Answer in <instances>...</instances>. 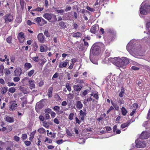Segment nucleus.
<instances>
[{"label":"nucleus","instance_id":"aec40b11","mask_svg":"<svg viewBox=\"0 0 150 150\" xmlns=\"http://www.w3.org/2000/svg\"><path fill=\"white\" fill-rule=\"evenodd\" d=\"M24 67L26 70H28L32 67V65L30 63L27 62L25 64Z\"/></svg>","mask_w":150,"mask_h":150},{"label":"nucleus","instance_id":"cd10ccee","mask_svg":"<svg viewBox=\"0 0 150 150\" xmlns=\"http://www.w3.org/2000/svg\"><path fill=\"white\" fill-rule=\"evenodd\" d=\"M53 88L50 87L48 90V95L50 97H51L52 96V91Z\"/></svg>","mask_w":150,"mask_h":150},{"label":"nucleus","instance_id":"37998d69","mask_svg":"<svg viewBox=\"0 0 150 150\" xmlns=\"http://www.w3.org/2000/svg\"><path fill=\"white\" fill-rule=\"evenodd\" d=\"M139 66L135 67L134 66H132L131 68V69L134 70H138L139 69Z\"/></svg>","mask_w":150,"mask_h":150},{"label":"nucleus","instance_id":"680f3d73","mask_svg":"<svg viewBox=\"0 0 150 150\" xmlns=\"http://www.w3.org/2000/svg\"><path fill=\"white\" fill-rule=\"evenodd\" d=\"M4 69V67L3 64H1L0 66V72H2L3 70Z\"/></svg>","mask_w":150,"mask_h":150},{"label":"nucleus","instance_id":"7ed1b4c3","mask_svg":"<svg viewBox=\"0 0 150 150\" xmlns=\"http://www.w3.org/2000/svg\"><path fill=\"white\" fill-rule=\"evenodd\" d=\"M150 11V7L147 4L142 3L141 5L140 10V13L143 15H146Z\"/></svg>","mask_w":150,"mask_h":150},{"label":"nucleus","instance_id":"6e6552de","mask_svg":"<svg viewBox=\"0 0 150 150\" xmlns=\"http://www.w3.org/2000/svg\"><path fill=\"white\" fill-rule=\"evenodd\" d=\"M69 60L66 59L64 62H60L59 64V67L61 68L65 67L69 62Z\"/></svg>","mask_w":150,"mask_h":150},{"label":"nucleus","instance_id":"49530a36","mask_svg":"<svg viewBox=\"0 0 150 150\" xmlns=\"http://www.w3.org/2000/svg\"><path fill=\"white\" fill-rule=\"evenodd\" d=\"M51 109L50 108H47V109H45V112L46 113H50L51 112H52Z\"/></svg>","mask_w":150,"mask_h":150},{"label":"nucleus","instance_id":"4c0bfd02","mask_svg":"<svg viewBox=\"0 0 150 150\" xmlns=\"http://www.w3.org/2000/svg\"><path fill=\"white\" fill-rule=\"evenodd\" d=\"M55 11H57L58 13L62 14L64 12V10L63 9L57 10L55 8Z\"/></svg>","mask_w":150,"mask_h":150},{"label":"nucleus","instance_id":"a19ab883","mask_svg":"<svg viewBox=\"0 0 150 150\" xmlns=\"http://www.w3.org/2000/svg\"><path fill=\"white\" fill-rule=\"evenodd\" d=\"M16 90L14 87H12L9 89L8 91L11 93H13Z\"/></svg>","mask_w":150,"mask_h":150},{"label":"nucleus","instance_id":"09e8293b","mask_svg":"<svg viewBox=\"0 0 150 150\" xmlns=\"http://www.w3.org/2000/svg\"><path fill=\"white\" fill-rule=\"evenodd\" d=\"M86 8L88 10L91 12H93L95 11V10L94 8H92L89 6H87Z\"/></svg>","mask_w":150,"mask_h":150},{"label":"nucleus","instance_id":"dca6fc26","mask_svg":"<svg viewBox=\"0 0 150 150\" xmlns=\"http://www.w3.org/2000/svg\"><path fill=\"white\" fill-rule=\"evenodd\" d=\"M76 105L77 108L79 110L81 109L83 106L82 103L79 101H78L76 102Z\"/></svg>","mask_w":150,"mask_h":150},{"label":"nucleus","instance_id":"2f4dec72","mask_svg":"<svg viewBox=\"0 0 150 150\" xmlns=\"http://www.w3.org/2000/svg\"><path fill=\"white\" fill-rule=\"evenodd\" d=\"M66 87L67 90L69 92L71 91V87L69 83H67L66 84Z\"/></svg>","mask_w":150,"mask_h":150},{"label":"nucleus","instance_id":"052dcab7","mask_svg":"<svg viewBox=\"0 0 150 150\" xmlns=\"http://www.w3.org/2000/svg\"><path fill=\"white\" fill-rule=\"evenodd\" d=\"M50 114L51 116L53 118L55 117L56 115L55 113L53 111H52L50 113Z\"/></svg>","mask_w":150,"mask_h":150},{"label":"nucleus","instance_id":"c9c22d12","mask_svg":"<svg viewBox=\"0 0 150 150\" xmlns=\"http://www.w3.org/2000/svg\"><path fill=\"white\" fill-rule=\"evenodd\" d=\"M40 60L42 62L40 65L42 66H43L44 64L47 62V60L45 58H42Z\"/></svg>","mask_w":150,"mask_h":150},{"label":"nucleus","instance_id":"338daca9","mask_svg":"<svg viewBox=\"0 0 150 150\" xmlns=\"http://www.w3.org/2000/svg\"><path fill=\"white\" fill-rule=\"evenodd\" d=\"M14 140L17 142H18L19 140V137L17 136H15L14 137Z\"/></svg>","mask_w":150,"mask_h":150},{"label":"nucleus","instance_id":"774afa93","mask_svg":"<svg viewBox=\"0 0 150 150\" xmlns=\"http://www.w3.org/2000/svg\"><path fill=\"white\" fill-rule=\"evenodd\" d=\"M10 59L11 62L13 63L15 60V58L14 56H12L11 57Z\"/></svg>","mask_w":150,"mask_h":150},{"label":"nucleus","instance_id":"7c9ffc66","mask_svg":"<svg viewBox=\"0 0 150 150\" xmlns=\"http://www.w3.org/2000/svg\"><path fill=\"white\" fill-rule=\"evenodd\" d=\"M47 23V21L42 18L40 24V26L43 25Z\"/></svg>","mask_w":150,"mask_h":150},{"label":"nucleus","instance_id":"de8ad7c7","mask_svg":"<svg viewBox=\"0 0 150 150\" xmlns=\"http://www.w3.org/2000/svg\"><path fill=\"white\" fill-rule=\"evenodd\" d=\"M32 59L35 62H37L38 61V57H34L32 58Z\"/></svg>","mask_w":150,"mask_h":150},{"label":"nucleus","instance_id":"13d9d810","mask_svg":"<svg viewBox=\"0 0 150 150\" xmlns=\"http://www.w3.org/2000/svg\"><path fill=\"white\" fill-rule=\"evenodd\" d=\"M22 21V18H18L16 19V21L18 23H20Z\"/></svg>","mask_w":150,"mask_h":150},{"label":"nucleus","instance_id":"4468645a","mask_svg":"<svg viewBox=\"0 0 150 150\" xmlns=\"http://www.w3.org/2000/svg\"><path fill=\"white\" fill-rule=\"evenodd\" d=\"M47 47L44 45H42L40 46V52H46L47 50Z\"/></svg>","mask_w":150,"mask_h":150},{"label":"nucleus","instance_id":"393cba45","mask_svg":"<svg viewBox=\"0 0 150 150\" xmlns=\"http://www.w3.org/2000/svg\"><path fill=\"white\" fill-rule=\"evenodd\" d=\"M81 35V34L79 32H77L76 33L73 34L72 36L74 38H79Z\"/></svg>","mask_w":150,"mask_h":150},{"label":"nucleus","instance_id":"bb28decb","mask_svg":"<svg viewBox=\"0 0 150 150\" xmlns=\"http://www.w3.org/2000/svg\"><path fill=\"white\" fill-rule=\"evenodd\" d=\"M43 9V7H38L37 8H35L32 10V11L35 12L36 11L38 12H41L42 11Z\"/></svg>","mask_w":150,"mask_h":150},{"label":"nucleus","instance_id":"6e6d98bb","mask_svg":"<svg viewBox=\"0 0 150 150\" xmlns=\"http://www.w3.org/2000/svg\"><path fill=\"white\" fill-rule=\"evenodd\" d=\"M20 79L18 77H16L13 78V81L14 82H18L19 81Z\"/></svg>","mask_w":150,"mask_h":150},{"label":"nucleus","instance_id":"58836bf2","mask_svg":"<svg viewBox=\"0 0 150 150\" xmlns=\"http://www.w3.org/2000/svg\"><path fill=\"white\" fill-rule=\"evenodd\" d=\"M74 116V114L73 113H71L70 114L68 117V119L70 120H72L73 119V117Z\"/></svg>","mask_w":150,"mask_h":150},{"label":"nucleus","instance_id":"ddd939ff","mask_svg":"<svg viewBox=\"0 0 150 150\" xmlns=\"http://www.w3.org/2000/svg\"><path fill=\"white\" fill-rule=\"evenodd\" d=\"M52 14H49V13H45L43 15V17L47 19L48 21H50L51 19Z\"/></svg>","mask_w":150,"mask_h":150},{"label":"nucleus","instance_id":"3c124183","mask_svg":"<svg viewBox=\"0 0 150 150\" xmlns=\"http://www.w3.org/2000/svg\"><path fill=\"white\" fill-rule=\"evenodd\" d=\"M7 91V88H6L4 87L2 88L1 90V93H5Z\"/></svg>","mask_w":150,"mask_h":150},{"label":"nucleus","instance_id":"39448f33","mask_svg":"<svg viewBox=\"0 0 150 150\" xmlns=\"http://www.w3.org/2000/svg\"><path fill=\"white\" fill-rule=\"evenodd\" d=\"M100 52V47L97 46H94L91 51L90 54L91 53L94 55H96L98 54Z\"/></svg>","mask_w":150,"mask_h":150},{"label":"nucleus","instance_id":"20e7f679","mask_svg":"<svg viewBox=\"0 0 150 150\" xmlns=\"http://www.w3.org/2000/svg\"><path fill=\"white\" fill-rule=\"evenodd\" d=\"M136 146L137 148H144L146 146V143L145 141H140L137 139L135 141Z\"/></svg>","mask_w":150,"mask_h":150},{"label":"nucleus","instance_id":"bf43d9fd","mask_svg":"<svg viewBox=\"0 0 150 150\" xmlns=\"http://www.w3.org/2000/svg\"><path fill=\"white\" fill-rule=\"evenodd\" d=\"M25 144L27 146H29L31 144V142L30 141H26L24 142Z\"/></svg>","mask_w":150,"mask_h":150},{"label":"nucleus","instance_id":"4be33fe9","mask_svg":"<svg viewBox=\"0 0 150 150\" xmlns=\"http://www.w3.org/2000/svg\"><path fill=\"white\" fill-rule=\"evenodd\" d=\"M36 132V131L35 130L34 131L31 132L30 134V137L29 138V140L30 141H32V139H33L35 134Z\"/></svg>","mask_w":150,"mask_h":150},{"label":"nucleus","instance_id":"b1692460","mask_svg":"<svg viewBox=\"0 0 150 150\" xmlns=\"http://www.w3.org/2000/svg\"><path fill=\"white\" fill-rule=\"evenodd\" d=\"M146 29L148 31L147 34L149 33L150 34V21L146 23Z\"/></svg>","mask_w":150,"mask_h":150},{"label":"nucleus","instance_id":"c756f323","mask_svg":"<svg viewBox=\"0 0 150 150\" xmlns=\"http://www.w3.org/2000/svg\"><path fill=\"white\" fill-rule=\"evenodd\" d=\"M43 125L45 128H48L50 126L48 122H46L44 121L43 122L42 124Z\"/></svg>","mask_w":150,"mask_h":150},{"label":"nucleus","instance_id":"0eeeda50","mask_svg":"<svg viewBox=\"0 0 150 150\" xmlns=\"http://www.w3.org/2000/svg\"><path fill=\"white\" fill-rule=\"evenodd\" d=\"M5 22L6 23L11 22L13 20V16L10 14H7L3 17Z\"/></svg>","mask_w":150,"mask_h":150},{"label":"nucleus","instance_id":"9b49d317","mask_svg":"<svg viewBox=\"0 0 150 150\" xmlns=\"http://www.w3.org/2000/svg\"><path fill=\"white\" fill-rule=\"evenodd\" d=\"M17 104L15 101L12 102L11 103V105L9 107V110L11 111H13L15 110L17 106Z\"/></svg>","mask_w":150,"mask_h":150},{"label":"nucleus","instance_id":"5701e85b","mask_svg":"<svg viewBox=\"0 0 150 150\" xmlns=\"http://www.w3.org/2000/svg\"><path fill=\"white\" fill-rule=\"evenodd\" d=\"M121 109L122 115L123 116L126 115L127 112L126 109L123 107L121 108Z\"/></svg>","mask_w":150,"mask_h":150},{"label":"nucleus","instance_id":"f3484780","mask_svg":"<svg viewBox=\"0 0 150 150\" xmlns=\"http://www.w3.org/2000/svg\"><path fill=\"white\" fill-rule=\"evenodd\" d=\"M5 120L7 122L9 123H13L14 122V118L9 116L6 117Z\"/></svg>","mask_w":150,"mask_h":150},{"label":"nucleus","instance_id":"a878e982","mask_svg":"<svg viewBox=\"0 0 150 150\" xmlns=\"http://www.w3.org/2000/svg\"><path fill=\"white\" fill-rule=\"evenodd\" d=\"M42 17H38L35 18L34 19V21H35L37 23L40 25V24L41 21Z\"/></svg>","mask_w":150,"mask_h":150},{"label":"nucleus","instance_id":"c85d7f7f","mask_svg":"<svg viewBox=\"0 0 150 150\" xmlns=\"http://www.w3.org/2000/svg\"><path fill=\"white\" fill-rule=\"evenodd\" d=\"M124 92L125 90L124 88L122 87L121 88V91L119 94V96L121 97H122L124 94Z\"/></svg>","mask_w":150,"mask_h":150},{"label":"nucleus","instance_id":"473e14b6","mask_svg":"<svg viewBox=\"0 0 150 150\" xmlns=\"http://www.w3.org/2000/svg\"><path fill=\"white\" fill-rule=\"evenodd\" d=\"M12 39V37L11 36H9L8 37L6 40L7 42L9 44H11L12 42L11 41Z\"/></svg>","mask_w":150,"mask_h":150},{"label":"nucleus","instance_id":"f257e3e1","mask_svg":"<svg viewBox=\"0 0 150 150\" xmlns=\"http://www.w3.org/2000/svg\"><path fill=\"white\" fill-rule=\"evenodd\" d=\"M106 60H108L109 63L112 62L118 67H122L128 64L129 61L127 58L123 57L120 58L119 57L114 58H106Z\"/></svg>","mask_w":150,"mask_h":150},{"label":"nucleus","instance_id":"1a4fd4ad","mask_svg":"<svg viewBox=\"0 0 150 150\" xmlns=\"http://www.w3.org/2000/svg\"><path fill=\"white\" fill-rule=\"evenodd\" d=\"M38 38L39 41L41 43H44L45 42V38L43 34L40 33L38 35Z\"/></svg>","mask_w":150,"mask_h":150},{"label":"nucleus","instance_id":"0e129e2a","mask_svg":"<svg viewBox=\"0 0 150 150\" xmlns=\"http://www.w3.org/2000/svg\"><path fill=\"white\" fill-rule=\"evenodd\" d=\"M63 141L62 139H60L59 140H57L56 141V143L58 144H62L63 142Z\"/></svg>","mask_w":150,"mask_h":150},{"label":"nucleus","instance_id":"6ab92c4d","mask_svg":"<svg viewBox=\"0 0 150 150\" xmlns=\"http://www.w3.org/2000/svg\"><path fill=\"white\" fill-rule=\"evenodd\" d=\"M73 88L75 91H79L81 90L82 87L81 86L76 85H74Z\"/></svg>","mask_w":150,"mask_h":150},{"label":"nucleus","instance_id":"412c9836","mask_svg":"<svg viewBox=\"0 0 150 150\" xmlns=\"http://www.w3.org/2000/svg\"><path fill=\"white\" fill-rule=\"evenodd\" d=\"M131 123V121H128L127 122L124 123L122 124L121 126V127L123 129L126 127H127Z\"/></svg>","mask_w":150,"mask_h":150},{"label":"nucleus","instance_id":"423d86ee","mask_svg":"<svg viewBox=\"0 0 150 150\" xmlns=\"http://www.w3.org/2000/svg\"><path fill=\"white\" fill-rule=\"evenodd\" d=\"M150 136V133L148 131L143 132L140 135V137L142 139H146L148 138Z\"/></svg>","mask_w":150,"mask_h":150},{"label":"nucleus","instance_id":"f704fd0d","mask_svg":"<svg viewBox=\"0 0 150 150\" xmlns=\"http://www.w3.org/2000/svg\"><path fill=\"white\" fill-rule=\"evenodd\" d=\"M45 130L43 128H41L38 130V132L40 134H43L45 132Z\"/></svg>","mask_w":150,"mask_h":150},{"label":"nucleus","instance_id":"ea45409f","mask_svg":"<svg viewBox=\"0 0 150 150\" xmlns=\"http://www.w3.org/2000/svg\"><path fill=\"white\" fill-rule=\"evenodd\" d=\"M60 26L62 28H65L66 27L65 23L63 22H61L59 23Z\"/></svg>","mask_w":150,"mask_h":150},{"label":"nucleus","instance_id":"8fccbe9b","mask_svg":"<svg viewBox=\"0 0 150 150\" xmlns=\"http://www.w3.org/2000/svg\"><path fill=\"white\" fill-rule=\"evenodd\" d=\"M4 144V143H3L1 141H0V150H2Z\"/></svg>","mask_w":150,"mask_h":150},{"label":"nucleus","instance_id":"f8f14e48","mask_svg":"<svg viewBox=\"0 0 150 150\" xmlns=\"http://www.w3.org/2000/svg\"><path fill=\"white\" fill-rule=\"evenodd\" d=\"M98 30V26L97 25L92 26L90 30L91 32L93 33H95Z\"/></svg>","mask_w":150,"mask_h":150},{"label":"nucleus","instance_id":"c03bdc74","mask_svg":"<svg viewBox=\"0 0 150 150\" xmlns=\"http://www.w3.org/2000/svg\"><path fill=\"white\" fill-rule=\"evenodd\" d=\"M80 115L83 117H84L86 115L85 113L83 112L82 110L80 111Z\"/></svg>","mask_w":150,"mask_h":150},{"label":"nucleus","instance_id":"9d476101","mask_svg":"<svg viewBox=\"0 0 150 150\" xmlns=\"http://www.w3.org/2000/svg\"><path fill=\"white\" fill-rule=\"evenodd\" d=\"M18 38L21 43H22L24 42V36L23 33L22 32L19 33L18 35Z\"/></svg>","mask_w":150,"mask_h":150},{"label":"nucleus","instance_id":"79ce46f5","mask_svg":"<svg viewBox=\"0 0 150 150\" xmlns=\"http://www.w3.org/2000/svg\"><path fill=\"white\" fill-rule=\"evenodd\" d=\"M35 71L33 69H32L28 72V76L30 77L34 73Z\"/></svg>","mask_w":150,"mask_h":150},{"label":"nucleus","instance_id":"a18cd8bd","mask_svg":"<svg viewBox=\"0 0 150 150\" xmlns=\"http://www.w3.org/2000/svg\"><path fill=\"white\" fill-rule=\"evenodd\" d=\"M44 34L45 35L48 37L50 36V34L49 33L47 30H45L44 32Z\"/></svg>","mask_w":150,"mask_h":150},{"label":"nucleus","instance_id":"a211bd4d","mask_svg":"<svg viewBox=\"0 0 150 150\" xmlns=\"http://www.w3.org/2000/svg\"><path fill=\"white\" fill-rule=\"evenodd\" d=\"M14 73L15 76H20L22 73V71L21 69H17L15 71Z\"/></svg>","mask_w":150,"mask_h":150},{"label":"nucleus","instance_id":"72a5a7b5","mask_svg":"<svg viewBox=\"0 0 150 150\" xmlns=\"http://www.w3.org/2000/svg\"><path fill=\"white\" fill-rule=\"evenodd\" d=\"M90 92V91L89 90H88V89L85 90L83 92L82 95L81 96H86L87 94Z\"/></svg>","mask_w":150,"mask_h":150},{"label":"nucleus","instance_id":"e2e57ef3","mask_svg":"<svg viewBox=\"0 0 150 150\" xmlns=\"http://www.w3.org/2000/svg\"><path fill=\"white\" fill-rule=\"evenodd\" d=\"M27 100L26 99H25L24 101L21 104V106L22 107H23L25 106V105L27 103Z\"/></svg>","mask_w":150,"mask_h":150},{"label":"nucleus","instance_id":"864d4df0","mask_svg":"<svg viewBox=\"0 0 150 150\" xmlns=\"http://www.w3.org/2000/svg\"><path fill=\"white\" fill-rule=\"evenodd\" d=\"M59 76V74L57 72H56L53 75L52 78V79H53L54 78H57Z\"/></svg>","mask_w":150,"mask_h":150},{"label":"nucleus","instance_id":"4d7b16f0","mask_svg":"<svg viewBox=\"0 0 150 150\" xmlns=\"http://www.w3.org/2000/svg\"><path fill=\"white\" fill-rule=\"evenodd\" d=\"M8 85L9 86H16V84L13 82H11V83L10 82H8Z\"/></svg>","mask_w":150,"mask_h":150},{"label":"nucleus","instance_id":"f03ea898","mask_svg":"<svg viewBox=\"0 0 150 150\" xmlns=\"http://www.w3.org/2000/svg\"><path fill=\"white\" fill-rule=\"evenodd\" d=\"M133 41L131 40L127 46V49L129 52L134 57L138 58H141L142 56L139 54L141 50L140 47L139 48L136 47L135 46L133 45L132 43Z\"/></svg>","mask_w":150,"mask_h":150},{"label":"nucleus","instance_id":"69168bd1","mask_svg":"<svg viewBox=\"0 0 150 150\" xmlns=\"http://www.w3.org/2000/svg\"><path fill=\"white\" fill-rule=\"evenodd\" d=\"M99 32L100 34L101 33L102 34H103L105 33L104 29L102 28H101Z\"/></svg>","mask_w":150,"mask_h":150},{"label":"nucleus","instance_id":"603ef678","mask_svg":"<svg viewBox=\"0 0 150 150\" xmlns=\"http://www.w3.org/2000/svg\"><path fill=\"white\" fill-rule=\"evenodd\" d=\"M27 137V135L26 134H23L22 135V138L23 139H25Z\"/></svg>","mask_w":150,"mask_h":150},{"label":"nucleus","instance_id":"e433bc0d","mask_svg":"<svg viewBox=\"0 0 150 150\" xmlns=\"http://www.w3.org/2000/svg\"><path fill=\"white\" fill-rule=\"evenodd\" d=\"M60 108L58 106H55L53 108V110H54L57 113L59 110H60Z\"/></svg>","mask_w":150,"mask_h":150},{"label":"nucleus","instance_id":"5fc2aeb1","mask_svg":"<svg viewBox=\"0 0 150 150\" xmlns=\"http://www.w3.org/2000/svg\"><path fill=\"white\" fill-rule=\"evenodd\" d=\"M67 97L70 99H72L73 98L74 96L73 94L71 93H69L67 95Z\"/></svg>","mask_w":150,"mask_h":150},{"label":"nucleus","instance_id":"2eb2a0df","mask_svg":"<svg viewBox=\"0 0 150 150\" xmlns=\"http://www.w3.org/2000/svg\"><path fill=\"white\" fill-rule=\"evenodd\" d=\"M30 88L31 89H33L35 88V85L34 84V81L33 80H30L28 81Z\"/></svg>","mask_w":150,"mask_h":150}]
</instances>
